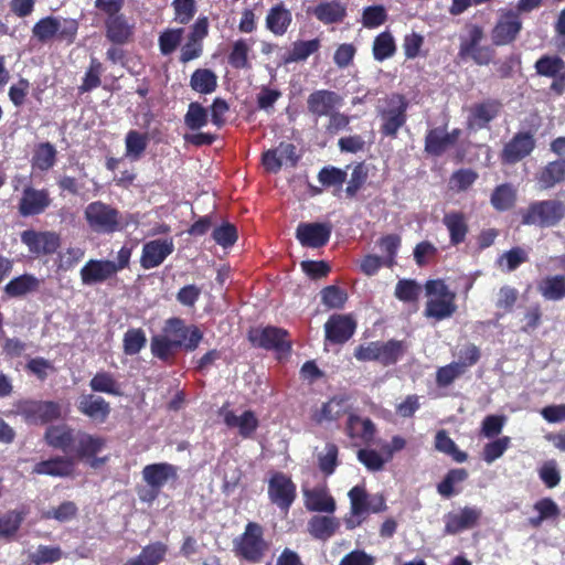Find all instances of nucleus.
<instances>
[{
  "mask_svg": "<svg viewBox=\"0 0 565 565\" xmlns=\"http://www.w3.org/2000/svg\"><path fill=\"white\" fill-rule=\"evenodd\" d=\"M518 201V190L509 182L497 185L490 196V203L497 212L512 210Z\"/></svg>",
  "mask_w": 565,
  "mask_h": 565,
  "instance_id": "34",
  "label": "nucleus"
},
{
  "mask_svg": "<svg viewBox=\"0 0 565 565\" xmlns=\"http://www.w3.org/2000/svg\"><path fill=\"white\" fill-rule=\"evenodd\" d=\"M426 302L425 317L437 321L450 318L457 310L456 294L441 279L428 280L425 284Z\"/></svg>",
  "mask_w": 565,
  "mask_h": 565,
  "instance_id": "4",
  "label": "nucleus"
},
{
  "mask_svg": "<svg viewBox=\"0 0 565 565\" xmlns=\"http://www.w3.org/2000/svg\"><path fill=\"white\" fill-rule=\"evenodd\" d=\"M535 181L542 191H547L565 182V158L547 162L535 174Z\"/></svg>",
  "mask_w": 565,
  "mask_h": 565,
  "instance_id": "27",
  "label": "nucleus"
},
{
  "mask_svg": "<svg viewBox=\"0 0 565 565\" xmlns=\"http://www.w3.org/2000/svg\"><path fill=\"white\" fill-rule=\"evenodd\" d=\"M209 121L207 109L200 103L192 102L189 104L188 111L184 115V124L190 130H200Z\"/></svg>",
  "mask_w": 565,
  "mask_h": 565,
  "instance_id": "56",
  "label": "nucleus"
},
{
  "mask_svg": "<svg viewBox=\"0 0 565 565\" xmlns=\"http://www.w3.org/2000/svg\"><path fill=\"white\" fill-rule=\"evenodd\" d=\"M270 547V541L265 537V527L258 522L249 521L244 531L233 540L232 551L239 561L259 564Z\"/></svg>",
  "mask_w": 565,
  "mask_h": 565,
  "instance_id": "2",
  "label": "nucleus"
},
{
  "mask_svg": "<svg viewBox=\"0 0 565 565\" xmlns=\"http://www.w3.org/2000/svg\"><path fill=\"white\" fill-rule=\"evenodd\" d=\"M502 104L498 99L488 98L480 103H476L470 106L466 126L470 131H478L489 128L491 121H493L501 113Z\"/></svg>",
  "mask_w": 565,
  "mask_h": 565,
  "instance_id": "15",
  "label": "nucleus"
},
{
  "mask_svg": "<svg viewBox=\"0 0 565 565\" xmlns=\"http://www.w3.org/2000/svg\"><path fill=\"white\" fill-rule=\"evenodd\" d=\"M331 233L330 223H300L296 230V238L305 247L320 248L328 244Z\"/></svg>",
  "mask_w": 565,
  "mask_h": 565,
  "instance_id": "18",
  "label": "nucleus"
},
{
  "mask_svg": "<svg viewBox=\"0 0 565 565\" xmlns=\"http://www.w3.org/2000/svg\"><path fill=\"white\" fill-rule=\"evenodd\" d=\"M291 22V13L284 4L273 7L266 18L267 28L275 34H284Z\"/></svg>",
  "mask_w": 565,
  "mask_h": 565,
  "instance_id": "44",
  "label": "nucleus"
},
{
  "mask_svg": "<svg viewBox=\"0 0 565 565\" xmlns=\"http://www.w3.org/2000/svg\"><path fill=\"white\" fill-rule=\"evenodd\" d=\"M422 287L414 279H401L395 287V297L403 302H416L420 296Z\"/></svg>",
  "mask_w": 565,
  "mask_h": 565,
  "instance_id": "60",
  "label": "nucleus"
},
{
  "mask_svg": "<svg viewBox=\"0 0 565 565\" xmlns=\"http://www.w3.org/2000/svg\"><path fill=\"white\" fill-rule=\"evenodd\" d=\"M356 322L348 315H332L324 323L326 340L333 344H343L354 334Z\"/></svg>",
  "mask_w": 565,
  "mask_h": 565,
  "instance_id": "20",
  "label": "nucleus"
},
{
  "mask_svg": "<svg viewBox=\"0 0 565 565\" xmlns=\"http://www.w3.org/2000/svg\"><path fill=\"white\" fill-rule=\"evenodd\" d=\"M39 279L32 275H21L11 279L4 287V291L10 297H21L39 288Z\"/></svg>",
  "mask_w": 565,
  "mask_h": 565,
  "instance_id": "47",
  "label": "nucleus"
},
{
  "mask_svg": "<svg viewBox=\"0 0 565 565\" xmlns=\"http://www.w3.org/2000/svg\"><path fill=\"white\" fill-rule=\"evenodd\" d=\"M174 250L172 238H158L143 244L140 266L152 269L160 266Z\"/></svg>",
  "mask_w": 565,
  "mask_h": 565,
  "instance_id": "19",
  "label": "nucleus"
},
{
  "mask_svg": "<svg viewBox=\"0 0 565 565\" xmlns=\"http://www.w3.org/2000/svg\"><path fill=\"white\" fill-rule=\"evenodd\" d=\"M435 448L450 456L456 462H465L468 459V455L457 447L456 443L448 436L445 429L437 431L435 436Z\"/></svg>",
  "mask_w": 565,
  "mask_h": 565,
  "instance_id": "49",
  "label": "nucleus"
},
{
  "mask_svg": "<svg viewBox=\"0 0 565 565\" xmlns=\"http://www.w3.org/2000/svg\"><path fill=\"white\" fill-rule=\"evenodd\" d=\"M126 156L139 159L148 146V137L137 130H129L125 138Z\"/></svg>",
  "mask_w": 565,
  "mask_h": 565,
  "instance_id": "58",
  "label": "nucleus"
},
{
  "mask_svg": "<svg viewBox=\"0 0 565 565\" xmlns=\"http://www.w3.org/2000/svg\"><path fill=\"white\" fill-rule=\"evenodd\" d=\"M478 179V173L472 169H458L450 175L449 186L451 190L462 192L468 190Z\"/></svg>",
  "mask_w": 565,
  "mask_h": 565,
  "instance_id": "63",
  "label": "nucleus"
},
{
  "mask_svg": "<svg viewBox=\"0 0 565 565\" xmlns=\"http://www.w3.org/2000/svg\"><path fill=\"white\" fill-rule=\"evenodd\" d=\"M377 349V362L384 366L395 364L404 354L403 342L394 339L386 342L379 341Z\"/></svg>",
  "mask_w": 565,
  "mask_h": 565,
  "instance_id": "46",
  "label": "nucleus"
},
{
  "mask_svg": "<svg viewBox=\"0 0 565 565\" xmlns=\"http://www.w3.org/2000/svg\"><path fill=\"white\" fill-rule=\"evenodd\" d=\"M319 38H313L309 41H296L292 43L291 49L285 54V63H294L307 60L311 54L320 49Z\"/></svg>",
  "mask_w": 565,
  "mask_h": 565,
  "instance_id": "41",
  "label": "nucleus"
},
{
  "mask_svg": "<svg viewBox=\"0 0 565 565\" xmlns=\"http://www.w3.org/2000/svg\"><path fill=\"white\" fill-rule=\"evenodd\" d=\"M14 408L31 425H45L62 416V407L54 401L20 399L15 402Z\"/></svg>",
  "mask_w": 565,
  "mask_h": 565,
  "instance_id": "7",
  "label": "nucleus"
},
{
  "mask_svg": "<svg viewBox=\"0 0 565 565\" xmlns=\"http://www.w3.org/2000/svg\"><path fill=\"white\" fill-rule=\"evenodd\" d=\"M21 242L35 256L53 255L61 246V236L54 231L25 230Z\"/></svg>",
  "mask_w": 565,
  "mask_h": 565,
  "instance_id": "13",
  "label": "nucleus"
},
{
  "mask_svg": "<svg viewBox=\"0 0 565 565\" xmlns=\"http://www.w3.org/2000/svg\"><path fill=\"white\" fill-rule=\"evenodd\" d=\"M180 349V342L170 341L161 334L153 335L150 341V350L154 358L162 362L170 363Z\"/></svg>",
  "mask_w": 565,
  "mask_h": 565,
  "instance_id": "42",
  "label": "nucleus"
},
{
  "mask_svg": "<svg viewBox=\"0 0 565 565\" xmlns=\"http://www.w3.org/2000/svg\"><path fill=\"white\" fill-rule=\"evenodd\" d=\"M190 87L199 94H212L217 87V76L210 68H198L191 75Z\"/></svg>",
  "mask_w": 565,
  "mask_h": 565,
  "instance_id": "39",
  "label": "nucleus"
},
{
  "mask_svg": "<svg viewBox=\"0 0 565 565\" xmlns=\"http://www.w3.org/2000/svg\"><path fill=\"white\" fill-rule=\"evenodd\" d=\"M451 147L445 126L427 130L424 145V150L427 154L441 157Z\"/></svg>",
  "mask_w": 565,
  "mask_h": 565,
  "instance_id": "36",
  "label": "nucleus"
},
{
  "mask_svg": "<svg viewBox=\"0 0 565 565\" xmlns=\"http://www.w3.org/2000/svg\"><path fill=\"white\" fill-rule=\"evenodd\" d=\"M537 75L551 77L557 76L565 70V62L557 55H542L534 64Z\"/></svg>",
  "mask_w": 565,
  "mask_h": 565,
  "instance_id": "54",
  "label": "nucleus"
},
{
  "mask_svg": "<svg viewBox=\"0 0 565 565\" xmlns=\"http://www.w3.org/2000/svg\"><path fill=\"white\" fill-rule=\"evenodd\" d=\"M268 497L271 503L287 513L297 498V487L287 475L275 472L268 481Z\"/></svg>",
  "mask_w": 565,
  "mask_h": 565,
  "instance_id": "12",
  "label": "nucleus"
},
{
  "mask_svg": "<svg viewBox=\"0 0 565 565\" xmlns=\"http://www.w3.org/2000/svg\"><path fill=\"white\" fill-rule=\"evenodd\" d=\"M338 456V446L333 443H328L326 445V452L318 456V466L323 475L331 476L335 471L339 465Z\"/></svg>",
  "mask_w": 565,
  "mask_h": 565,
  "instance_id": "62",
  "label": "nucleus"
},
{
  "mask_svg": "<svg viewBox=\"0 0 565 565\" xmlns=\"http://www.w3.org/2000/svg\"><path fill=\"white\" fill-rule=\"evenodd\" d=\"M520 331L532 334L543 323V311L539 302H533L522 313Z\"/></svg>",
  "mask_w": 565,
  "mask_h": 565,
  "instance_id": "53",
  "label": "nucleus"
},
{
  "mask_svg": "<svg viewBox=\"0 0 565 565\" xmlns=\"http://www.w3.org/2000/svg\"><path fill=\"white\" fill-rule=\"evenodd\" d=\"M52 204V198L47 189H36L26 185L18 202V213L22 217L43 214Z\"/></svg>",
  "mask_w": 565,
  "mask_h": 565,
  "instance_id": "14",
  "label": "nucleus"
},
{
  "mask_svg": "<svg viewBox=\"0 0 565 565\" xmlns=\"http://www.w3.org/2000/svg\"><path fill=\"white\" fill-rule=\"evenodd\" d=\"M521 20L518 12H503L495 25V35H516L521 31Z\"/></svg>",
  "mask_w": 565,
  "mask_h": 565,
  "instance_id": "59",
  "label": "nucleus"
},
{
  "mask_svg": "<svg viewBox=\"0 0 565 565\" xmlns=\"http://www.w3.org/2000/svg\"><path fill=\"white\" fill-rule=\"evenodd\" d=\"M344 430L349 438L361 439L364 444L372 443L376 434V427L372 419L361 418L353 413L349 414Z\"/></svg>",
  "mask_w": 565,
  "mask_h": 565,
  "instance_id": "31",
  "label": "nucleus"
},
{
  "mask_svg": "<svg viewBox=\"0 0 565 565\" xmlns=\"http://www.w3.org/2000/svg\"><path fill=\"white\" fill-rule=\"evenodd\" d=\"M303 503L310 512L333 514L337 510V502L326 487L305 489Z\"/></svg>",
  "mask_w": 565,
  "mask_h": 565,
  "instance_id": "25",
  "label": "nucleus"
},
{
  "mask_svg": "<svg viewBox=\"0 0 565 565\" xmlns=\"http://www.w3.org/2000/svg\"><path fill=\"white\" fill-rule=\"evenodd\" d=\"M168 546L162 542H154L145 546L137 557L126 562L127 565H159L166 557Z\"/></svg>",
  "mask_w": 565,
  "mask_h": 565,
  "instance_id": "37",
  "label": "nucleus"
},
{
  "mask_svg": "<svg viewBox=\"0 0 565 565\" xmlns=\"http://www.w3.org/2000/svg\"><path fill=\"white\" fill-rule=\"evenodd\" d=\"M349 396L345 394H339L330 397L327 402L322 403L320 407H317L311 413V420L317 425L324 423L338 422L343 416L351 414Z\"/></svg>",
  "mask_w": 565,
  "mask_h": 565,
  "instance_id": "17",
  "label": "nucleus"
},
{
  "mask_svg": "<svg viewBox=\"0 0 565 565\" xmlns=\"http://www.w3.org/2000/svg\"><path fill=\"white\" fill-rule=\"evenodd\" d=\"M308 12L322 23L330 24L341 22L345 17L347 8L339 0L321 1Z\"/></svg>",
  "mask_w": 565,
  "mask_h": 565,
  "instance_id": "33",
  "label": "nucleus"
},
{
  "mask_svg": "<svg viewBox=\"0 0 565 565\" xmlns=\"http://www.w3.org/2000/svg\"><path fill=\"white\" fill-rule=\"evenodd\" d=\"M536 147V140L531 131H518L504 143L500 151L503 164H515L529 157Z\"/></svg>",
  "mask_w": 565,
  "mask_h": 565,
  "instance_id": "10",
  "label": "nucleus"
},
{
  "mask_svg": "<svg viewBox=\"0 0 565 565\" xmlns=\"http://www.w3.org/2000/svg\"><path fill=\"white\" fill-rule=\"evenodd\" d=\"M342 102L339 94L329 89H318L312 92L307 98V109L315 117H323Z\"/></svg>",
  "mask_w": 565,
  "mask_h": 565,
  "instance_id": "24",
  "label": "nucleus"
},
{
  "mask_svg": "<svg viewBox=\"0 0 565 565\" xmlns=\"http://www.w3.org/2000/svg\"><path fill=\"white\" fill-rule=\"evenodd\" d=\"M161 335L172 342H180V348L188 352L198 349L203 339V333L196 326H186L181 318L177 317L166 321Z\"/></svg>",
  "mask_w": 565,
  "mask_h": 565,
  "instance_id": "8",
  "label": "nucleus"
},
{
  "mask_svg": "<svg viewBox=\"0 0 565 565\" xmlns=\"http://www.w3.org/2000/svg\"><path fill=\"white\" fill-rule=\"evenodd\" d=\"M113 260L109 259H89L79 271L83 285L93 286L103 284L116 276Z\"/></svg>",
  "mask_w": 565,
  "mask_h": 565,
  "instance_id": "23",
  "label": "nucleus"
},
{
  "mask_svg": "<svg viewBox=\"0 0 565 565\" xmlns=\"http://www.w3.org/2000/svg\"><path fill=\"white\" fill-rule=\"evenodd\" d=\"M212 238L223 248L231 247L238 238L237 228L234 224L225 222L212 231Z\"/></svg>",
  "mask_w": 565,
  "mask_h": 565,
  "instance_id": "61",
  "label": "nucleus"
},
{
  "mask_svg": "<svg viewBox=\"0 0 565 565\" xmlns=\"http://www.w3.org/2000/svg\"><path fill=\"white\" fill-rule=\"evenodd\" d=\"M56 456L46 460L39 461L33 467V473L42 476H51L66 478L73 476L75 471V461L73 455Z\"/></svg>",
  "mask_w": 565,
  "mask_h": 565,
  "instance_id": "21",
  "label": "nucleus"
},
{
  "mask_svg": "<svg viewBox=\"0 0 565 565\" xmlns=\"http://www.w3.org/2000/svg\"><path fill=\"white\" fill-rule=\"evenodd\" d=\"M288 331L273 326L255 328L248 332V340L255 348L276 351H290Z\"/></svg>",
  "mask_w": 565,
  "mask_h": 565,
  "instance_id": "11",
  "label": "nucleus"
},
{
  "mask_svg": "<svg viewBox=\"0 0 565 565\" xmlns=\"http://www.w3.org/2000/svg\"><path fill=\"white\" fill-rule=\"evenodd\" d=\"M443 224L448 231L449 243L451 246H458L465 243L469 233V224L468 218L462 211H450L445 213Z\"/></svg>",
  "mask_w": 565,
  "mask_h": 565,
  "instance_id": "30",
  "label": "nucleus"
},
{
  "mask_svg": "<svg viewBox=\"0 0 565 565\" xmlns=\"http://www.w3.org/2000/svg\"><path fill=\"white\" fill-rule=\"evenodd\" d=\"M93 392L106 393L114 396L121 395L120 385L114 375L106 371L97 372L89 381Z\"/></svg>",
  "mask_w": 565,
  "mask_h": 565,
  "instance_id": "48",
  "label": "nucleus"
},
{
  "mask_svg": "<svg viewBox=\"0 0 565 565\" xmlns=\"http://www.w3.org/2000/svg\"><path fill=\"white\" fill-rule=\"evenodd\" d=\"M147 344V337L141 328L128 329L122 338V350L126 355L138 354Z\"/></svg>",
  "mask_w": 565,
  "mask_h": 565,
  "instance_id": "55",
  "label": "nucleus"
},
{
  "mask_svg": "<svg viewBox=\"0 0 565 565\" xmlns=\"http://www.w3.org/2000/svg\"><path fill=\"white\" fill-rule=\"evenodd\" d=\"M56 156L57 151L51 142H41L34 148L32 167L40 171H47L55 166Z\"/></svg>",
  "mask_w": 565,
  "mask_h": 565,
  "instance_id": "40",
  "label": "nucleus"
},
{
  "mask_svg": "<svg viewBox=\"0 0 565 565\" xmlns=\"http://www.w3.org/2000/svg\"><path fill=\"white\" fill-rule=\"evenodd\" d=\"M534 510L537 512V516L530 519V524L537 527L543 521L550 519H557L561 514L559 507L551 498H542L534 503Z\"/></svg>",
  "mask_w": 565,
  "mask_h": 565,
  "instance_id": "50",
  "label": "nucleus"
},
{
  "mask_svg": "<svg viewBox=\"0 0 565 565\" xmlns=\"http://www.w3.org/2000/svg\"><path fill=\"white\" fill-rule=\"evenodd\" d=\"M350 499V513L353 516L366 518L369 514L370 494L363 486H354L348 493Z\"/></svg>",
  "mask_w": 565,
  "mask_h": 565,
  "instance_id": "51",
  "label": "nucleus"
},
{
  "mask_svg": "<svg viewBox=\"0 0 565 565\" xmlns=\"http://www.w3.org/2000/svg\"><path fill=\"white\" fill-rule=\"evenodd\" d=\"M529 260L526 250L520 246L512 247L504 252L498 259L499 266L505 264L507 271H514L522 264Z\"/></svg>",
  "mask_w": 565,
  "mask_h": 565,
  "instance_id": "64",
  "label": "nucleus"
},
{
  "mask_svg": "<svg viewBox=\"0 0 565 565\" xmlns=\"http://www.w3.org/2000/svg\"><path fill=\"white\" fill-rule=\"evenodd\" d=\"M524 226L550 228L557 226L565 217V203L557 199L537 200L518 212Z\"/></svg>",
  "mask_w": 565,
  "mask_h": 565,
  "instance_id": "3",
  "label": "nucleus"
},
{
  "mask_svg": "<svg viewBox=\"0 0 565 565\" xmlns=\"http://www.w3.org/2000/svg\"><path fill=\"white\" fill-rule=\"evenodd\" d=\"M89 228L98 234H111L121 230L120 212L102 201L89 203L84 211Z\"/></svg>",
  "mask_w": 565,
  "mask_h": 565,
  "instance_id": "6",
  "label": "nucleus"
},
{
  "mask_svg": "<svg viewBox=\"0 0 565 565\" xmlns=\"http://www.w3.org/2000/svg\"><path fill=\"white\" fill-rule=\"evenodd\" d=\"M28 511L10 510L0 516V539L11 540L19 531Z\"/></svg>",
  "mask_w": 565,
  "mask_h": 565,
  "instance_id": "45",
  "label": "nucleus"
},
{
  "mask_svg": "<svg viewBox=\"0 0 565 565\" xmlns=\"http://www.w3.org/2000/svg\"><path fill=\"white\" fill-rule=\"evenodd\" d=\"M481 516L482 510L478 507L466 505L458 512H448L444 516V533L456 535L466 530L473 529L479 524Z\"/></svg>",
  "mask_w": 565,
  "mask_h": 565,
  "instance_id": "16",
  "label": "nucleus"
},
{
  "mask_svg": "<svg viewBox=\"0 0 565 565\" xmlns=\"http://www.w3.org/2000/svg\"><path fill=\"white\" fill-rule=\"evenodd\" d=\"M77 411L92 419L103 424L110 415V404L102 396L95 394H83L76 403Z\"/></svg>",
  "mask_w": 565,
  "mask_h": 565,
  "instance_id": "22",
  "label": "nucleus"
},
{
  "mask_svg": "<svg viewBox=\"0 0 565 565\" xmlns=\"http://www.w3.org/2000/svg\"><path fill=\"white\" fill-rule=\"evenodd\" d=\"M44 440L53 449L73 455L76 461H85L94 469L104 466L108 459L97 456L106 447L105 437L92 435L67 424L49 426L44 433Z\"/></svg>",
  "mask_w": 565,
  "mask_h": 565,
  "instance_id": "1",
  "label": "nucleus"
},
{
  "mask_svg": "<svg viewBox=\"0 0 565 565\" xmlns=\"http://www.w3.org/2000/svg\"><path fill=\"white\" fill-rule=\"evenodd\" d=\"M340 525V520L334 515L316 514L308 520L307 531L315 540L326 542L339 531Z\"/></svg>",
  "mask_w": 565,
  "mask_h": 565,
  "instance_id": "29",
  "label": "nucleus"
},
{
  "mask_svg": "<svg viewBox=\"0 0 565 565\" xmlns=\"http://www.w3.org/2000/svg\"><path fill=\"white\" fill-rule=\"evenodd\" d=\"M483 38H470L469 41L463 42L460 46V56H470L477 64L487 65L493 57V49L490 45L481 44Z\"/></svg>",
  "mask_w": 565,
  "mask_h": 565,
  "instance_id": "35",
  "label": "nucleus"
},
{
  "mask_svg": "<svg viewBox=\"0 0 565 565\" xmlns=\"http://www.w3.org/2000/svg\"><path fill=\"white\" fill-rule=\"evenodd\" d=\"M536 290L546 301H561L565 299V274L547 275L540 279Z\"/></svg>",
  "mask_w": 565,
  "mask_h": 565,
  "instance_id": "32",
  "label": "nucleus"
},
{
  "mask_svg": "<svg viewBox=\"0 0 565 565\" xmlns=\"http://www.w3.org/2000/svg\"><path fill=\"white\" fill-rule=\"evenodd\" d=\"M408 106L409 102L403 94L392 93L385 97L383 107L379 109L383 137L397 138L399 129L407 122Z\"/></svg>",
  "mask_w": 565,
  "mask_h": 565,
  "instance_id": "5",
  "label": "nucleus"
},
{
  "mask_svg": "<svg viewBox=\"0 0 565 565\" xmlns=\"http://www.w3.org/2000/svg\"><path fill=\"white\" fill-rule=\"evenodd\" d=\"M180 349V342L170 341L161 334L153 335L150 341V350L154 358L162 362L170 363Z\"/></svg>",
  "mask_w": 565,
  "mask_h": 565,
  "instance_id": "43",
  "label": "nucleus"
},
{
  "mask_svg": "<svg viewBox=\"0 0 565 565\" xmlns=\"http://www.w3.org/2000/svg\"><path fill=\"white\" fill-rule=\"evenodd\" d=\"M141 473L150 490L147 495L140 498L143 501H152L169 480L178 479V467L169 462L150 463L143 467Z\"/></svg>",
  "mask_w": 565,
  "mask_h": 565,
  "instance_id": "9",
  "label": "nucleus"
},
{
  "mask_svg": "<svg viewBox=\"0 0 565 565\" xmlns=\"http://www.w3.org/2000/svg\"><path fill=\"white\" fill-rule=\"evenodd\" d=\"M77 22L63 17H47L40 20L33 28V35H74Z\"/></svg>",
  "mask_w": 565,
  "mask_h": 565,
  "instance_id": "26",
  "label": "nucleus"
},
{
  "mask_svg": "<svg viewBox=\"0 0 565 565\" xmlns=\"http://www.w3.org/2000/svg\"><path fill=\"white\" fill-rule=\"evenodd\" d=\"M469 477L468 471L465 468H452L444 477V479L437 484V492L446 499L452 498L460 492V489H456V484L465 482Z\"/></svg>",
  "mask_w": 565,
  "mask_h": 565,
  "instance_id": "38",
  "label": "nucleus"
},
{
  "mask_svg": "<svg viewBox=\"0 0 565 565\" xmlns=\"http://www.w3.org/2000/svg\"><path fill=\"white\" fill-rule=\"evenodd\" d=\"M103 71V64L96 57H92L83 82L78 87L79 93H87L99 87L102 84L100 76Z\"/></svg>",
  "mask_w": 565,
  "mask_h": 565,
  "instance_id": "57",
  "label": "nucleus"
},
{
  "mask_svg": "<svg viewBox=\"0 0 565 565\" xmlns=\"http://www.w3.org/2000/svg\"><path fill=\"white\" fill-rule=\"evenodd\" d=\"M226 405L220 409L224 424L230 428H238L243 438H249L258 428L259 422L253 411H245L241 416H236L233 411H227Z\"/></svg>",
  "mask_w": 565,
  "mask_h": 565,
  "instance_id": "28",
  "label": "nucleus"
},
{
  "mask_svg": "<svg viewBox=\"0 0 565 565\" xmlns=\"http://www.w3.org/2000/svg\"><path fill=\"white\" fill-rule=\"evenodd\" d=\"M401 236L397 234H387L379 239L377 245L384 254L382 258L385 267L392 268L396 265V256L401 247Z\"/></svg>",
  "mask_w": 565,
  "mask_h": 565,
  "instance_id": "52",
  "label": "nucleus"
}]
</instances>
